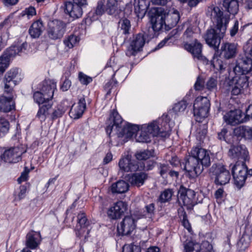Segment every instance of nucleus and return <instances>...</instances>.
<instances>
[{
    "label": "nucleus",
    "mask_w": 252,
    "mask_h": 252,
    "mask_svg": "<svg viewBox=\"0 0 252 252\" xmlns=\"http://www.w3.org/2000/svg\"><path fill=\"white\" fill-rule=\"evenodd\" d=\"M65 24L61 21L55 20L48 23V35L53 39L63 37L65 32Z\"/></svg>",
    "instance_id": "10"
},
{
    "label": "nucleus",
    "mask_w": 252,
    "mask_h": 252,
    "mask_svg": "<svg viewBox=\"0 0 252 252\" xmlns=\"http://www.w3.org/2000/svg\"><path fill=\"white\" fill-rule=\"evenodd\" d=\"M123 252H140V248L133 244L126 245L123 248Z\"/></svg>",
    "instance_id": "53"
},
{
    "label": "nucleus",
    "mask_w": 252,
    "mask_h": 252,
    "mask_svg": "<svg viewBox=\"0 0 252 252\" xmlns=\"http://www.w3.org/2000/svg\"><path fill=\"white\" fill-rule=\"evenodd\" d=\"M244 118L246 120V122L250 118L252 119V105H250L246 109Z\"/></svg>",
    "instance_id": "64"
},
{
    "label": "nucleus",
    "mask_w": 252,
    "mask_h": 252,
    "mask_svg": "<svg viewBox=\"0 0 252 252\" xmlns=\"http://www.w3.org/2000/svg\"><path fill=\"white\" fill-rule=\"evenodd\" d=\"M15 47V51L17 52V53L19 54L20 53L24 52L27 47V43L25 42L22 44H18L16 45H13Z\"/></svg>",
    "instance_id": "61"
},
{
    "label": "nucleus",
    "mask_w": 252,
    "mask_h": 252,
    "mask_svg": "<svg viewBox=\"0 0 252 252\" xmlns=\"http://www.w3.org/2000/svg\"><path fill=\"white\" fill-rule=\"evenodd\" d=\"M17 51H15V47L14 46H11L9 48L7 49L4 52V57H6L7 59L11 57H15L16 55H18Z\"/></svg>",
    "instance_id": "52"
},
{
    "label": "nucleus",
    "mask_w": 252,
    "mask_h": 252,
    "mask_svg": "<svg viewBox=\"0 0 252 252\" xmlns=\"http://www.w3.org/2000/svg\"><path fill=\"white\" fill-rule=\"evenodd\" d=\"M161 120L159 119L158 121H154L149 124L148 125L144 126L145 129L147 130L152 137L159 136L165 137L169 135V128L167 127V124L164 123L163 126L159 127L158 124Z\"/></svg>",
    "instance_id": "11"
},
{
    "label": "nucleus",
    "mask_w": 252,
    "mask_h": 252,
    "mask_svg": "<svg viewBox=\"0 0 252 252\" xmlns=\"http://www.w3.org/2000/svg\"><path fill=\"white\" fill-rule=\"evenodd\" d=\"M233 133L238 138H244L246 139H252V128L249 126L237 127L234 129Z\"/></svg>",
    "instance_id": "30"
},
{
    "label": "nucleus",
    "mask_w": 252,
    "mask_h": 252,
    "mask_svg": "<svg viewBox=\"0 0 252 252\" xmlns=\"http://www.w3.org/2000/svg\"><path fill=\"white\" fill-rule=\"evenodd\" d=\"M218 81L215 77H210L207 81L206 86L207 89L209 91H214L217 89Z\"/></svg>",
    "instance_id": "48"
},
{
    "label": "nucleus",
    "mask_w": 252,
    "mask_h": 252,
    "mask_svg": "<svg viewBox=\"0 0 252 252\" xmlns=\"http://www.w3.org/2000/svg\"><path fill=\"white\" fill-rule=\"evenodd\" d=\"M139 130V127L137 125L127 124L126 126H123V132L124 136L126 138L131 137Z\"/></svg>",
    "instance_id": "38"
},
{
    "label": "nucleus",
    "mask_w": 252,
    "mask_h": 252,
    "mask_svg": "<svg viewBox=\"0 0 252 252\" xmlns=\"http://www.w3.org/2000/svg\"><path fill=\"white\" fill-rule=\"evenodd\" d=\"M195 195L193 190L181 187L179 191L178 201L181 205L186 206L187 209H191L194 205Z\"/></svg>",
    "instance_id": "9"
},
{
    "label": "nucleus",
    "mask_w": 252,
    "mask_h": 252,
    "mask_svg": "<svg viewBox=\"0 0 252 252\" xmlns=\"http://www.w3.org/2000/svg\"><path fill=\"white\" fill-rule=\"evenodd\" d=\"M165 11V30H169L177 24L180 19V14L177 10H173L170 12Z\"/></svg>",
    "instance_id": "26"
},
{
    "label": "nucleus",
    "mask_w": 252,
    "mask_h": 252,
    "mask_svg": "<svg viewBox=\"0 0 252 252\" xmlns=\"http://www.w3.org/2000/svg\"><path fill=\"white\" fill-rule=\"evenodd\" d=\"M210 172L215 176V182L217 185H225L230 179L229 171L221 164H213L210 169Z\"/></svg>",
    "instance_id": "6"
},
{
    "label": "nucleus",
    "mask_w": 252,
    "mask_h": 252,
    "mask_svg": "<svg viewBox=\"0 0 252 252\" xmlns=\"http://www.w3.org/2000/svg\"><path fill=\"white\" fill-rule=\"evenodd\" d=\"M47 96L43 95V94L41 92H36L33 94V98L34 101L39 104H42L46 101H48L50 99H46Z\"/></svg>",
    "instance_id": "46"
},
{
    "label": "nucleus",
    "mask_w": 252,
    "mask_h": 252,
    "mask_svg": "<svg viewBox=\"0 0 252 252\" xmlns=\"http://www.w3.org/2000/svg\"><path fill=\"white\" fill-rule=\"evenodd\" d=\"M29 170L27 168H25V170L24 172H23L21 174V175L19 178H18L17 181L19 184L21 183L22 182L25 181L27 180L28 178V175L29 173Z\"/></svg>",
    "instance_id": "63"
},
{
    "label": "nucleus",
    "mask_w": 252,
    "mask_h": 252,
    "mask_svg": "<svg viewBox=\"0 0 252 252\" xmlns=\"http://www.w3.org/2000/svg\"><path fill=\"white\" fill-rule=\"evenodd\" d=\"M25 152L26 151L19 147L10 148L4 152L2 158L5 162L15 163L21 160V155Z\"/></svg>",
    "instance_id": "15"
},
{
    "label": "nucleus",
    "mask_w": 252,
    "mask_h": 252,
    "mask_svg": "<svg viewBox=\"0 0 252 252\" xmlns=\"http://www.w3.org/2000/svg\"><path fill=\"white\" fill-rule=\"evenodd\" d=\"M184 47L185 49L191 54L193 58L202 61L206 60V58L202 54V45L197 39H194L192 43L184 42Z\"/></svg>",
    "instance_id": "14"
},
{
    "label": "nucleus",
    "mask_w": 252,
    "mask_h": 252,
    "mask_svg": "<svg viewBox=\"0 0 252 252\" xmlns=\"http://www.w3.org/2000/svg\"><path fill=\"white\" fill-rule=\"evenodd\" d=\"M199 247L198 244H194L193 242H189L185 245V252H192L195 249H198Z\"/></svg>",
    "instance_id": "56"
},
{
    "label": "nucleus",
    "mask_w": 252,
    "mask_h": 252,
    "mask_svg": "<svg viewBox=\"0 0 252 252\" xmlns=\"http://www.w3.org/2000/svg\"><path fill=\"white\" fill-rule=\"evenodd\" d=\"M8 59L2 56L0 57V75L2 74L7 67Z\"/></svg>",
    "instance_id": "55"
},
{
    "label": "nucleus",
    "mask_w": 252,
    "mask_h": 252,
    "mask_svg": "<svg viewBox=\"0 0 252 252\" xmlns=\"http://www.w3.org/2000/svg\"><path fill=\"white\" fill-rule=\"evenodd\" d=\"M250 240V234L244 232L238 241V245L242 250H244L248 247Z\"/></svg>",
    "instance_id": "42"
},
{
    "label": "nucleus",
    "mask_w": 252,
    "mask_h": 252,
    "mask_svg": "<svg viewBox=\"0 0 252 252\" xmlns=\"http://www.w3.org/2000/svg\"><path fill=\"white\" fill-rule=\"evenodd\" d=\"M119 166L121 170L125 172H135L144 169V166H139L137 162L132 160L128 156L122 158L119 162Z\"/></svg>",
    "instance_id": "19"
},
{
    "label": "nucleus",
    "mask_w": 252,
    "mask_h": 252,
    "mask_svg": "<svg viewBox=\"0 0 252 252\" xmlns=\"http://www.w3.org/2000/svg\"><path fill=\"white\" fill-rule=\"evenodd\" d=\"M247 168L243 163L242 165L236 164L232 169L235 185L238 189L242 188L245 184L247 178Z\"/></svg>",
    "instance_id": "12"
},
{
    "label": "nucleus",
    "mask_w": 252,
    "mask_h": 252,
    "mask_svg": "<svg viewBox=\"0 0 252 252\" xmlns=\"http://www.w3.org/2000/svg\"><path fill=\"white\" fill-rule=\"evenodd\" d=\"M127 209V204L122 201H119L108 209L107 215L111 219H118L125 213Z\"/></svg>",
    "instance_id": "18"
},
{
    "label": "nucleus",
    "mask_w": 252,
    "mask_h": 252,
    "mask_svg": "<svg viewBox=\"0 0 252 252\" xmlns=\"http://www.w3.org/2000/svg\"><path fill=\"white\" fill-rule=\"evenodd\" d=\"M123 120L121 116L117 111H113L107 121L108 125L106 131L109 136L117 135L118 137L124 136V133L123 132V127L121 125Z\"/></svg>",
    "instance_id": "4"
},
{
    "label": "nucleus",
    "mask_w": 252,
    "mask_h": 252,
    "mask_svg": "<svg viewBox=\"0 0 252 252\" xmlns=\"http://www.w3.org/2000/svg\"><path fill=\"white\" fill-rule=\"evenodd\" d=\"M65 7L66 13L72 18L75 19L82 17L83 7L71 1H67L65 3Z\"/></svg>",
    "instance_id": "24"
},
{
    "label": "nucleus",
    "mask_w": 252,
    "mask_h": 252,
    "mask_svg": "<svg viewBox=\"0 0 252 252\" xmlns=\"http://www.w3.org/2000/svg\"><path fill=\"white\" fill-rule=\"evenodd\" d=\"M105 12V3L102 1H99L95 9V13L97 15H101Z\"/></svg>",
    "instance_id": "54"
},
{
    "label": "nucleus",
    "mask_w": 252,
    "mask_h": 252,
    "mask_svg": "<svg viewBox=\"0 0 252 252\" xmlns=\"http://www.w3.org/2000/svg\"><path fill=\"white\" fill-rule=\"evenodd\" d=\"M9 128V122L4 119H0V132H1L2 133H4L5 132H7Z\"/></svg>",
    "instance_id": "51"
},
{
    "label": "nucleus",
    "mask_w": 252,
    "mask_h": 252,
    "mask_svg": "<svg viewBox=\"0 0 252 252\" xmlns=\"http://www.w3.org/2000/svg\"><path fill=\"white\" fill-rule=\"evenodd\" d=\"M79 41L78 37L73 35L69 36L68 38L64 40V44L69 48H72Z\"/></svg>",
    "instance_id": "47"
},
{
    "label": "nucleus",
    "mask_w": 252,
    "mask_h": 252,
    "mask_svg": "<svg viewBox=\"0 0 252 252\" xmlns=\"http://www.w3.org/2000/svg\"><path fill=\"white\" fill-rule=\"evenodd\" d=\"M149 14L152 27L154 31H158L163 29L165 30L166 11L163 8H153Z\"/></svg>",
    "instance_id": "5"
},
{
    "label": "nucleus",
    "mask_w": 252,
    "mask_h": 252,
    "mask_svg": "<svg viewBox=\"0 0 252 252\" xmlns=\"http://www.w3.org/2000/svg\"><path fill=\"white\" fill-rule=\"evenodd\" d=\"M207 15L214 23H216V26L218 27L224 26L227 28L229 17L227 15H223L222 11L219 7L214 5L208 7Z\"/></svg>",
    "instance_id": "7"
},
{
    "label": "nucleus",
    "mask_w": 252,
    "mask_h": 252,
    "mask_svg": "<svg viewBox=\"0 0 252 252\" xmlns=\"http://www.w3.org/2000/svg\"><path fill=\"white\" fill-rule=\"evenodd\" d=\"M236 50V46L234 43L226 42L223 43L221 47V54L226 59H229L235 57Z\"/></svg>",
    "instance_id": "29"
},
{
    "label": "nucleus",
    "mask_w": 252,
    "mask_h": 252,
    "mask_svg": "<svg viewBox=\"0 0 252 252\" xmlns=\"http://www.w3.org/2000/svg\"><path fill=\"white\" fill-rule=\"evenodd\" d=\"M134 10L139 18L143 17L146 14L149 2L147 0H134Z\"/></svg>",
    "instance_id": "31"
},
{
    "label": "nucleus",
    "mask_w": 252,
    "mask_h": 252,
    "mask_svg": "<svg viewBox=\"0 0 252 252\" xmlns=\"http://www.w3.org/2000/svg\"><path fill=\"white\" fill-rule=\"evenodd\" d=\"M236 66H239L243 73L252 76V58H246L239 63Z\"/></svg>",
    "instance_id": "33"
},
{
    "label": "nucleus",
    "mask_w": 252,
    "mask_h": 252,
    "mask_svg": "<svg viewBox=\"0 0 252 252\" xmlns=\"http://www.w3.org/2000/svg\"><path fill=\"white\" fill-rule=\"evenodd\" d=\"M145 43V39L143 34L139 33L133 37L131 42L130 48L126 53L128 56L134 55L138 51H140Z\"/></svg>",
    "instance_id": "21"
},
{
    "label": "nucleus",
    "mask_w": 252,
    "mask_h": 252,
    "mask_svg": "<svg viewBox=\"0 0 252 252\" xmlns=\"http://www.w3.org/2000/svg\"><path fill=\"white\" fill-rule=\"evenodd\" d=\"M79 78L81 83L84 85H87L92 81L91 77L80 72L79 74Z\"/></svg>",
    "instance_id": "57"
},
{
    "label": "nucleus",
    "mask_w": 252,
    "mask_h": 252,
    "mask_svg": "<svg viewBox=\"0 0 252 252\" xmlns=\"http://www.w3.org/2000/svg\"><path fill=\"white\" fill-rule=\"evenodd\" d=\"M146 209V215L149 218H151L154 214L155 212V204L154 203H151L145 206Z\"/></svg>",
    "instance_id": "58"
},
{
    "label": "nucleus",
    "mask_w": 252,
    "mask_h": 252,
    "mask_svg": "<svg viewBox=\"0 0 252 252\" xmlns=\"http://www.w3.org/2000/svg\"><path fill=\"white\" fill-rule=\"evenodd\" d=\"M239 22L237 20H235L233 26L230 29V34L233 37L236 35L238 31Z\"/></svg>",
    "instance_id": "62"
},
{
    "label": "nucleus",
    "mask_w": 252,
    "mask_h": 252,
    "mask_svg": "<svg viewBox=\"0 0 252 252\" xmlns=\"http://www.w3.org/2000/svg\"><path fill=\"white\" fill-rule=\"evenodd\" d=\"M226 31V27L224 26H216L215 28L208 30L204 35L206 43L210 47L218 49Z\"/></svg>",
    "instance_id": "3"
},
{
    "label": "nucleus",
    "mask_w": 252,
    "mask_h": 252,
    "mask_svg": "<svg viewBox=\"0 0 252 252\" xmlns=\"http://www.w3.org/2000/svg\"><path fill=\"white\" fill-rule=\"evenodd\" d=\"M86 108V101L84 97L81 98L76 105H73L70 110V117L74 119L80 118Z\"/></svg>",
    "instance_id": "27"
},
{
    "label": "nucleus",
    "mask_w": 252,
    "mask_h": 252,
    "mask_svg": "<svg viewBox=\"0 0 252 252\" xmlns=\"http://www.w3.org/2000/svg\"><path fill=\"white\" fill-rule=\"evenodd\" d=\"M105 12L109 15H115L118 12V1L116 0H106Z\"/></svg>",
    "instance_id": "37"
},
{
    "label": "nucleus",
    "mask_w": 252,
    "mask_h": 252,
    "mask_svg": "<svg viewBox=\"0 0 252 252\" xmlns=\"http://www.w3.org/2000/svg\"><path fill=\"white\" fill-rule=\"evenodd\" d=\"M119 28L122 31L123 33H129V30L130 29V21L126 18L121 19L119 22Z\"/></svg>",
    "instance_id": "43"
},
{
    "label": "nucleus",
    "mask_w": 252,
    "mask_h": 252,
    "mask_svg": "<svg viewBox=\"0 0 252 252\" xmlns=\"http://www.w3.org/2000/svg\"><path fill=\"white\" fill-rule=\"evenodd\" d=\"M210 103L206 97L198 96L194 102L193 111L194 116L200 119L208 116Z\"/></svg>",
    "instance_id": "8"
},
{
    "label": "nucleus",
    "mask_w": 252,
    "mask_h": 252,
    "mask_svg": "<svg viewBox=\"0 0 252 252\" xmlns=\"http://www.w3.org/2000/svg\"><path fill=\"white\" fill-rule=\"evenodd\" d=\"M244 114L240 109L230 111L223 116L224 121L228 124L235 126L246 122Z\"/></svg>",
    "instance_id": "20"
},
{
    "label": "nucleus",
    "mask_w": 252,
    "mask_h": 252,
    "mask_svg": "<svg viewBox=\"0 0 252 252\" xmlns=\"http://www.w3.org/2000/svg\"><path fill=\"white\" fill-rule=\"evenodd\" d=\"M228 155L233 159L245 161L248 158V152L244 145L233 146L228 151Z\"/></svg>",
    "instance_id": "23"
},
{
    "label": "nucleus",
    "mask_w": 252,
    "mask_h": 252,
    "mask_svg": "<svg viewBox=\"0 0 252 252\" xmlns=\"http://www.w3.org/2000/svg\"><path fill=\"white\" fill-rule=\"evenodd\" d=\"M51 108V105L50 104H44L40 107L37 113L36 117L41 122L44 121L47 116L49 114V110Z\"/></svg>",
    "instance_id": "40"
},
{
    "label": "nucleus",
    "mask_w": 252,
    "mask_h": 252,
    "mask_svg": "<svg viewBox=\"0 0 252 252\" xmlns=\"http://www.w3.org/2000/svg\"><path fill=\"white\" fill-rule=\"evenodd\" d=\"M36 14V11L34 7L32 6H30L29 7L26 8L23 12V15H27L28 17L29 18L30 16H33Z\"/></svg>",
    "instance_id": "60"
},
{
    "label": "nucleus",
    "mask_w": 252,
    "mask_h": 252,
    "mask_svg": "<svg viewBox=\"0 0 252 252\" xmlns=\"http://www.w3.org/2000/svg\"><path fill=\"white\" fill-rule=\"evenodd\" d=\"M223 5L230 14L234 15L238 11V0H224ZM245 7L247 9H252V0H246Z\"/></svg>",
    "instance_id": "22"
},
{
    "label": "nucleus",
    "mask_w": 252,
    "mask_h": 252,
    "mask_svg": "<svg viewBox=\"0 0 252 252\" xmlns=\"http://www.w3.org/2000/svg\"><path fill=\"white\" fill-rule=\"evenodd\" d=\"M14 106L11 98H7L4 96H0V111L8 112L14 108Z\"/></svg>",
    "instance_id": "35"
},
{
    "label": "nucleus",
    "mask_w": 252,
    "mask_h": 252,
    "mask_svg": "<svg viewBox=\"0 0 252 252\" xmlns=\"http://www.w3.org/2000/svg\"><path fill=\"white\" fill-rule=\"evenodd\" d=\"M128 189V184L124 180H119L113 183L110 187V190L113 193H123L126 192Z\"/></svg>",
    "instance_id": "32"
},
{
    "label": "nucleus",
    "mask_w": 252,
    "mask_h": 252,
    "mask_svg": "<svg viewBox=\"0 0 252 252\" xmlns=\"http://www.w3.org/2000/svg\"><path fill=\"white\" fill-rule=\"evenodd\" d=\"M77 222L78 224L75 228L76 235L80 238L84 236L85 238H86L87 235L89 232V230L86 228V227L89 225V222L84 213L81 212L78 214L77 216Z\"/></svg>",
    "instance_id": "17"
},
{
    "label": "nucleus",
    "mask_w": 252,
    "mask_h": 252,
    "mask_svg": "<svg viewBox=\"0 0 252 252\" xmlns=\"http://www.w3.org/2000/svg\"><path fill=\"white\" fill-rule=\"evenodd\" d=\"M173 195V191L171 189L164 190L159 196V200L161 202H166L169 201Z\"/></svg>",
    "instance_id": "45"
},
{
    "label": "nucleus",
    "mask_w": 252,
    "mask_h": 252,
    "mask_svg": "<svg viewBox=\"0 0 252 252\" xmlns=\"http://www.w3.org/2000/svg\"><path fill=\"white\" fill-rule=\"evenodd\" d=\"M43 30V26L42 22L39 20L32 24L29 30V33L31 36L36 38L39 37L42 32Z\"/></svg>",
    "instance_id": "36"
},
{
    "label": "nucleus",
    "mask_w": 252,
    "mask_h": 252,
    "mask_svg": "<svg viewBox=\"0 0 252 252\" xmlns=\"http://www.w3.org/2000/svg\"><path fill=\"white\" fill-rule=\"evenodd\" d=\"M56 89V83L53 81L48 80L43 82L40 91L43 94V95L47 96V99H51Z\"/></svg>",
    "instance_id": "28"
},
{
    "label": "nucleus",
    "mask_w": 252,
    "mask_h": 252,
    "mask_svg": "<svg viewBox=\"0 0 252 252\" xmlns=\"http://www.w3.org/2000/svg\"><path fill=\"white\" fill-rule=\"evenodd\" d=\"M41 241V236L40 232L31 231L26 236V245L27 247L31 249L36 248Z\"/></svg>",
    "instance_id": "25"
},
{
    "label": "nucleus",
    "mask_w": 252,
    "mask_h": 252,
    "mask_svg": "<svg viewBox=\"0 0 252 252\" xmlns=\"http://www.w3.org/2000/svg\"><path fill=\"white\" fill-rule=\"evenodd\" d=\"M68 106L65 105V102L61 103L58 105L54 110L51 117L53 120L56 119L61 117L63 113L67 110Z\"/></svg>",
    "instance_id": "39"
},
{
    "label": "nucleus",
    "mask_w": 252,
    "mask_h": 252,
    "mask_svg": "<svg viewBox=\"0 0 252 252\" xmlns=\"http://www.w3.org/2000/svg\"><path fill=\"white\" fill-rule=\"evenodd\" d=\"M136 140L139 142H149L151 141L152 136L145 129L144 126H143L141 130L138 133Z\"/></svg>",
    "instance_id": "41"
},
{
    "label": "nucleus",
    "mask_w": 252,
    "mask_h": 252,
    "mask_svg": "<svg viewBox=\"0 0 252 252\" xmlns=\"http://www.w3.org/2000/svg\"><path fill=\"white\" fill-rule=\"evenodd\" d=\"M211 164L210 152L206 149L198 147H193L190 156L185 165V169L191 178H194L201 174L204 168Z\"/></svg>",
    "instance_id": "1"
},
{
    "label": "nucleus",
    "mask_w": 252,
    "mask_h": 252,
    "mask_svg": "<svg viewBox=\"0 0 252 252\" xmlns=\"http://www.w3.org/2000/svg\"><path fill=\"white\" fill-rule=\"evenodd\" d=\"M239 66H235L233 68L235 75L229 81L228 85L232 86L231 93L233 95H238L241 94L242 90L247 88L249 86V80L252 76L243 73L242 69Z\"/></svg>",
    "instance_id": "2"
},
{
    "label": "nucleus",
    "mask_w": 252,
    "mask_h": 252,
    "mask_svg": "<svg viewBox=\"0 0 252 252\" xmlns=\"http://www.w3.org/2000/svg\"><path fill=\"white\" fill-rule=\"evenodd\" d=\"M194 34L193 28L192 27H189L188 28L184 33V39L186 40L187 41L186 42H188L190 41L191 39L193 38V35Z\"/></svg>",
    "instance_id": "50"
},
{
    "label": "nucleus",
    "mask_w": 252,
    "mask_h": 252,
    "mask_svg": "<svg viewBox=\"0 0 252 252\" xmlns=\"http://www.w3.org/2000/svg\"><path fill=\"white\" fill-rule=\"evenodd\" d=\"M20 80L17 69H12L8 71L5 75L3 81L5 92L7 93H10Z\"/></svg>",
    "instance_id": "13"
},
{
    "label": "nucleus",
    "mask_w": 252,
    "mask_h": 252,
    "mask_svg": "<svg viewBox=\"0 0 252 252\" xmlns=\"http://www.w3.org/2000/svg\"><path fill=\"white\" fill-rule=\"evenodd\" d=\"M135 228L134 219L130 216H127L118 225L117 231L120 235H126L129 234Z\"/></svg>",
    "instance_id": "16"
},
{
    "label": "nucleus",
    "mask_w": 252,
    "mask_h": 252,
    "mask_svg": "<svg viewBox=\"0 0 252 252\" xmlns=\"http://www.w3.org/2000/svg\"><path fill=\"white\" fill-rule=\"evenodd\" d=\"M204 87V80L198 76L194 84V89L196 91L202 90Z\"/></svg>",
    "instance_id": "59"
},
{
    "label": "nucleus",
    "mask_w": 252,
    "mask_h": 252,
    "mask_svg": "<svg viewBox=\"0 0 252 252\" xmlns=\"http://www.w3.org/2000/svg\"><path fill=\"white\" fill-rule=\"evenodd\" d=\"M153 151L144 150L137 152L135 155V157L138 160H146L151 157L153 156Z\"/></svg>",
    "instance_id": "44"
},
{
    "label": "nucleus",
    "mask_w": 252,
    "mask_h": 252,
    "mask_svg": "<svg viewBox=\"0 0 252 252\" xmlns=\"http://www.w3.org/2000/svg\"><path fill=\"white\" fill-rule=\"evenodd\" d=\"M187 106V103L184 100H182L175 104L173 109L175 112H183Z\"/></svg>",
    "instance_id": "49"
},
{
    "label": "nucleus",
    "mask_w": 252,
    "mask_h": 252,
    "mask_svg": "<svg viewBox=\"0 0 252 252\" xmlns=\"http://www.w3.org/2000/svg\"><path fill=\"white\" fill-rule=\"evenodd\" d=\"M147 178V175L144 172L134 173L129 178V182L133 185L140 187L143 185Z\"/></svg>",
    "instance_id": "34"
}]
</instances>
